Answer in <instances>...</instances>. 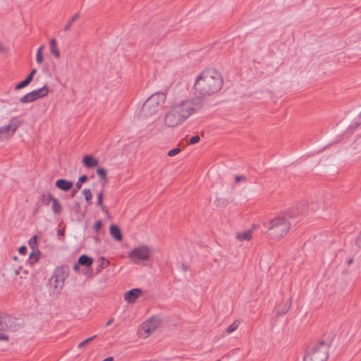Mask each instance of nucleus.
Masks as SVG:
<instances>
[{"instance_id":"1","label":"nucleus","mask_w":361,"mask_h":361,"mask_svg":"<svg viewBox=\"0 0 361 361\" xmlns=\"http://www.w3.org/2000/svg\"><path fill=\"white\" fill-rule=\"evenodd\" d=\"M203 107V100L200 97H192L176 102L171 104L164 117V126L173 128L183 124L191 115Z\"/></svg>"},{"instance_id":"2","label":"nucleus","mask_w":361,"mask_h":361,"mask_svg":"<svg viewBox=\"0 0 361 361\" xmlns=\"http://www.w3.org/2000/svg\"><path fill=\"white\" fill-rule=\"evenodd\" d=\"M224 80L221 74L214 68L203 70L196 78L193 85L195 97H204L218 92L223 87Z\"/></svg>"},{"instance_id":"3","label":"nucleus","mask_w":361,"mask_h":361,"mask_svg":"<svg viewBox=\"0 0 361 361\" xmlns=\"http://www.w3.org/2000/svg\"><path fill=\"white\" fill-rule=\"evenodd\" d=\"M166 96L163 92L151 95L143 104L140 116L145 118H151L159 111L166 101Z\"/></svg>"},{"instance_id":"4","label":"nucleus","mask_w":361,"mask_h":361,"mask_svg":"<svg viewBox=\"0 0 361 361\" xmlns=\"http://www.w3.org/2000/svg\"><path fill=\"white\" fill-rule=\"evenodd\" d=\"M290 228V223L288 218L280 215L269 222L267 234L272 239L279 240L288 233Z\"/></svg>"},{"instance_id":"5","label":"nucleus","mask_w":361,"mask_h":361,"mask_svg":"<svg viewBox=\"0 0 361 361\" xmlns=\"http://www.w3.org/2000/svg\"><path fill=\"white\" fill-rule=\"evenodd\" d=\"M329 345L320 341L314 345L310 350L304 356V361H326L329 357Z\"/></svg>"},{"instance_id":"6","label":"nucleus","mask_w":361,"mask_h":361,"mask_svg":"<svg viewBox=\"0 0 361 361\" xmlns=\"http://www.w3.org/2000/svg\"><path fill=\"white\" fill-rule=\"evenodd\" d=\"M23 123V121L18 116L11 118L8 124L0 127V142L9 140L13 137L17 129Z\"/></svg>"},{"instance_id":"7","label":"nucleus","mask_w":361,"mask_h":361,"mask_svg":"<svg viewBox=\"0 0 361 361\" xmlns=\"http://www.w3.org/2000/svg\"><path fill=\"white\" fill-rule=\"evenodd\" d=\"M21 327L20 319L0 312V331H16Z\"/></svg>"},{"instance_id":"8","label":"nucleus","mask_w":361,"mask_h":361,"mask_svg":"<svg viewBox=\"0 0 361 361\" xmlns=\"http://www.w3.org/2000/svg\"><path fill=\"white\" fill-rule=\"evenodd\" d=\"M66 277V272L63 269H57L49 280V285L54 294L59 295L64 285Z\"/></svg>"},{"instance_id":"9","label":"nucleus","mask_w":361,"mask_h":361,"mask_svg":"<svg viewBox=\"0 0 361 361\" xmlns=\"http://www.w3.org/2000/svg\"><path fill=\"white\" fill-rule=\"evenodd\" d=\"M150 255V248L146 245H142L135 247L128 252V257L133 262L140 264L141 261L148 260Z\"/></svg>"},{"instance_id":"10","label":"nucleus","mask_w":361,"mask_h":361,"mask_svg":"<svg viewBox=\"0 0 361 361\" xmlns=\"http://www.w3.org/2000/svg\"><path fill=\"white\" fill-rule=\"evenodd\" d=\"M160 324V319L158 317H152L147 321L143 322L139 331L140 336L147 338L154 332Z\"/></svg>"},{"instance_id":"11","label":"nucleus","mask_w":361,"mask_h":361,"mask_svg":"<svg viewBox=\"0 0 361 361\" xmlns=\"http://www.w3.org/2000/svg\"><path fill=\"white\" fill-rule=\"evenodd\" d=\"M29 246L32 248V252L30 254L29 260L31 264L37 262L38 260L37 255L39 253L37 247V236H32L29 240Z\"/></svg>"},{"instance_id":"12","label":"nucleus","mask_w":361,"mask_h":361,"mask_svg":"<svg viewBox=\"0 0 361 361\" xmlns=\"http://www.w3.org/2000/svg\"><path fill=\"white\" fill-rule=\"evenodd\" d=\"M142 294L140 288H134L125 293L124 298L129 303H133Z\"/></svg>"},{"instance_id":"13","label":"nucleus","mask_w":361,"mask_h":361,"mask_svg":"<svg viewBox=\"0 0 361 361\" xmlns=\"http://www.w3.org/2000/svg\"><path fill=\"white\" fill-rule=\"evenodd\" d=\"M56 187L62 191H68L73 188V182L66 179H59L56 181Z\"/></svg>"},{"instance_id":"14","label":"nucleus","mask_w":361,"mask_h":361,"mask_svg":"<svg viewBox=\"0 0 361 361\" xmlns=\"http://www.w3.org/2000/svg\"><path fill=\"white\" fill-rule=\"evenodd\" d=\"M49 90L48 87L47 85H44L38 90H32V92H30V94H31L32 99L35 102L39 98L47 96L49 94Z\"/></svg>"},{"instance_id":"15","label":"nucleus","mask_w":361,"mask_h":361,"mask_svg":"<svg viewBox=\"0 0 361 361\" xmlns=\"http://www.w3.org/2000/svg\"><path fill=\"white\" fill-rule=\"evenodd\" d=\"M109 233L111 236L116 241H121L123 235L120 228L116 225H111L109 228Z\"/></svg>"},{"instance_id":"16","label":"nucleus","mask_w":361,"mask_h":361,"mask_svg":"<svg viewBox=\"0 0 361 361\" xmlns=\"http://www.w3.org/2000/svg\"><path fill=\"white\" fill-rule=\"evenodd\" d=\"M82 163L87 168H94L98 165L99 161L90 155H86L82 159Z\"/></svg>"},{"instance_id":"17","label":"nucleus","mask_w":361,"mask_h":361,"mask_svg":"<svg viewBox=\"0 0 361 361\" xmlns=\"http://www.w3.org/2000/svg\"><path fill=\"white\" fill-rule=\"evenodd\" d=\"M291 304H292V301L290 299L286 300L282 305L281 307L279 306L276 308V315L278 316H281V315H283L284 314H286V312H288V311L290 310V307H291Z\"/></svg>"},{"instance_id":"18","label":"nucleus","mask_w":361,"mask_h":361,"mask_svg":"<svg viewBox=\"0 0 361 361\" xmlns=\"http://www.w3.org/2000/svg\"><path fill=\"white\" fill-rule=\"evenodd\" d=\"M87 180V177L86 175H82V176H80L78 180V182L76 183L75 184V188H73L72 190H71V197H73L76 193L78 192V191L82 187V184L83 183H85L86 180Z\"/></svg>"},{"instance_id":"19","label":"nucleus","mask_w":361,"mask_h":361,"mask_svg":"<svg viewBox=\"0 0 361 361\" xmlns=\"http://www.w3.org/2000/svg\"><path fill=\"white\" fill-rule=\"evenodd\" d=\"M78 264L82 266H85L87 267H90L93 264V259L91 257H89L86 255H81L78 259Z\"/></svg>"},{"instance_id":"20","label":"nucleus","mask_w":361,"mask_h":361,"mask_svg":"<svg viewBox=\"0 0 361 361\" xmlns=\"http://www.w3.org/2000/svg\"><path fill=\"white\" fill-rule=\"evenodd\" d=\"M50 52L56 58L59 59L60 57V51L57 47V42L55 38H53L50 40Z\"/></svg>"},{"instance_id":"21","label":"nucleus","mask_w":361,"mask_h":361,"mask_svg":"<svg viewBox=\"0 0 361 361\" xmlns=\"http://www.w3.org/2000/svg\"><path fill=\"white\" fill-rule=\"evenodd\" d=\"M53 199L54 197L51 196V195L49 192H43L41 195L39 201L41 202L44 205H49Z\"/></svg>"},{"instance_id":"22","label":"nucleus","mask_w":361,"mask_h":361,"mask_svg":"<svg viewBox=\"0 0 361 361\" xmlns=\"http://www.w3.org/2000/svg\"><path fill=\"white\" fill-rule=\"evenodd\" d=\"M252 235V231L247 230L242 233H237L236 238L240 240H250Z\"/></svg>"},{"instance_id":"23","label":"nucleus","mask_w":361,"mask_h":361,"mask_svg":"<svg viewBox=\"0 0 361 361\" xmlns=\"http://www.w3.org/2000/svg\"><path fill=\"white\" fill-rule=\"evenodd\" d=\"M51 202H52V205H51L52 212L55 214H60L62 211V207H61L59 201L56 198L54 197Z\"/></svg>"},{"instance_id":"24","label":"nucleus","mask_w":361,"mask_h":361,"mask_svg":"<svg viewBox=\"0 0 361 361\" xmlns=\"http://www.w3.org/2000/svg\"><path fill=\"white\" fill-rule=\"evenodd\" d=\"M98 262V268L97 269V273L100 272L102 269L106 268L110 264L109 261L104 257H100Z\"/></svg>"},{"instance_id":"25","label":"nucleus","mask_w":361,"mask_h":361,"mask_svg":"<svg viewBox=\"0 0 361 361\" xmlns=\"http://www.w3.org/2000/svg\"><path fill=\"white\" fill-rule=\"evenodd\" d=\"M80 17V14L78 13H75V15H73L71 20L66 23V25L64 26L63 27V30L65 32H68L70 30L73 23L74 22H75L76 20H78V19Z\"/></svg>"},{"instance_id":"26","label":"nucleus","mask_w":361,"mask_h":361,"mask_svg":"<svg viewBox=\"0 0 361 361\" xmlns=\"http://www.w3.org/2000/svg\"><path fill=\"white\" fill-rule=\"evenodd\" d=\"M97 204L101 207L102 212L105 214L108 213V210L103 204V192H100L97 196Z\"/></svg>"},{"instance_id":"27","label":"nucleus","mask_w":361,"mask_h":361,"mask_svg":"<svg viewBox=\"0 0 361 361\" xmlns=\"http://www.w3.org/2000/svg\"><path fill=\"white\" fill-rule=\"evenodd\" d=\"M44 48V45H42L39 47L37 51L36 54V61L37 63L41 64L43 61V56H42V51Z\"/></svg>"},{"instance_id":"28","label":"nucleus","mask_w":361,"mask_h":361,"mask_svg":"<svg viewBox=\"0 0 361 361\" xmlns=\"http://www.w3.org/2000/svg\"><path fill=\"white\" fill-rule=\"evenodd\" d=\"M97 174L102 180H104V182H107L106 171L104 169L98 168L97 169Z\"/></svg>"},{"instance_id":"29","label":"nucleus","mask_w":361,"mask_h":361,"mask_svg":"<svg viewBox=\"0 0 361 361\" xmlns=\"http://www.w3.org/2000/svg\"><path fill=\"white\" fill-rule=\"evenodd\" d=\"M239 324L240 322L238 320H235L232 324L227 327V329H226V332L228 334H231L238 328Z\"/></svg>"},{"instance_id":"30","label":"nucleus","mask_w":361,"mask_h":361,"mask_svg":"<svg viewBox=\"0 0 361 361\" xmlns=\"http://www.w3.org/2000/svg\"><path fill=\"white\" fill-rule=\"evenodd\" d=\"M20 102L21 103L25 104V103L32 102H34V100L32 99V97L30 92H29V93L26 94L25 95H24L23 97H22L20 99Z\"/></svg>"},{"instance_id":"31","label":"nucleus","mask_w":361,"mask_h":361,"mask_svg":"<svg viewBox=\"0 0 361 361\" xmlns=\"http://www.w3.org/2000/svg\"><path fill=\"white\" fill-rule=\"evenodd\" d=\"M82 194L85 196V200L87 202L91 203V200L92 198L91 190L88 188L84 189L82 190Z\"/></svg>"},{"instance_id":"32","label":"nucleus","mask_w":361,"mask_h":361,"mask_svg":"<svg viewBox=\"0 0 361 361\" xmlns=\"http://www.w3.org/2000/svg\"><path fill=\"white\" fill-rule=\"evenodd\" d=\"M97 337V336H93L92 337H89L87 338V339L84 340L83 341H82L81 343H80L78 344V348H82L83 347H85L87 343H89L90 341H92L94 338H95Z\"/></svg>"},{"instance_id":"33","label":"nucleus","mask_w":361,"mask_h":361,"mask_svg":"<svg viewBox=\"0 0 361 361\" xmlns=\"http://www.w3.org/2000/svg\"><path fill=\"white\" fill-rule=\"evenodd\" d=\"M180 151H181V149L178 147L173 148L168 152L167 155L169 157H173V156L178 154Z\"/></svg>"},{"instance_id":"34","label":"nucleus","mask_w":361,"mask_h":361,"mask_svg":"<svg viewBox=\"0 0 361 361\" xmlns=\"http://www.w3.org/2000/svg\"><path fill=\"white\" fill-rule=\"evenodd\" d=\"M102 227V222L101 220H98L95 222V224L93 226V229L95 231V232H99V230Z\"/></svg>"},{"instance_id":"35","label":"nucleus","mask_w":361,"mask_h":361,"mask_svg":"<svg viewBox=\"0 0 361 361\" xmlns=\"http://www.w3.org/2000/svg\"><path fill=\"white\" fill-rule=\"evenodd\" d=\"M200 140V137L199 135H195V136H192L188 141V145H194L197 142H198Z\"/></svg>"},{"instance_id":"36","label":"nucleus","mask_w":361,"mask_h":361,"mask_svg":"<svg viewBox=\"0 0 361 361\" xmlns=\"http://www.w3.org/2000/svg\"><path fill=\"white\" fill-rule=\"evenodd\" d=\"M74 210L76 213L80 214L81 217L83 218L84 215L82 214H81V209H80V206L79 203L75 202Z\"/></svg>"},{"instance_id":"37","label":"nucleus","mask_w":361,"mask_h":361,"mask_svg":"<svg viewBox=\"0 0 361 361\" xmlns=\"http://www.w3.org/2000/svg\"><path fill=\"white\" fill-rule=\"evenodd\" d=\"M27 86V84L25 82L24 80L20 82V83L17 84L15 87V90H18L22 88H24L25 87Z\"/></svg>"},{"instance_id":"38","label":"nucleus","mask_w":361,"mask_h":361,"mask_svg":"<svg viewBox=\"0 0 361 361\" xmlns=\"http://www.w3.org/2000/svg\"><path fill=\"white\" fill-rule=\"evenodd\" d=\"M245 180H246V177L245 176L237 175V176H235V181L236 183H239L240 181Z\"/></svg>"},{"instance_id":"39","label":"nucleus","mask_w":361,"mask_h":361,"mask_svg":"<svg viewBox=\"0 0 361 361\" xmlns=\"http://www.w3.org/2000/svg\"><path fill=\"white\" fill-rule=\"evenodd\" d=\"M18 252L20 255H25L27 252V247L25 246H21L18 249Z\"/></svg>"},{"instance_id":"40","label":"nucleus","mask_w":361,"mask_h":361,"mask_svg":"<svg viewBox=\"0 0 361 361\" xmlns=\"http://www.w3.org/2000/svg\"><path fill=\"white\" fill-rule=\"evenodd\" d=\"M8 340V336L3 333H0V341H5Z\"/></svg>"},{"instance_id":"41","label":"nucleus","mask_w":361,"mask_h":361,"mask_svg":"<svg viewBox=\"0 0 361 361\" xmlns=\"http://www.w3.org/2000/svg\"><path fill=\"white\" fill-rule=\"evenodd\" d=\"M356 245L359 247H361V232L360 233L359 235L357 236V240H356Z\"/></svg>"},{"instance_id":"42","label":"nucleus","mask_w":361,"mask_h":361,"mask_svg":"<svg viewBox=\"0 0 361 361\" xmlns=\"http://www.w3.org/2000/svg\"><path fill=\"white\" fill-rule=\"evenodd\" d=\"M4 52H6V48L0 44V54Z\"/></svg>"},{"instance_id":"43","label":"nucleus","mask_w":361,"mask_h":361,"mask_svg":"<svg viewBox=\"0 0 361 361\" xmlns=\"http://www.w3.org/2000/svg\"><path fill=\"white\" fill-rule=\"evenodd\" d=\"M57 235H58L59 236H62V235H64V231L61 230V229L58 230V231H57Z\"/></svg>"},{"instance_id":"44","label":"nucleus","mask_w":361,"mask_h":361,"mask_svg":"<svg viewBox=\"0 0 361 361\" xmlns=\"http://www.w3.org/2000/svg\"><path fill=\"white\" fill-rule=\"evenodd\" d=\"M80 264H78V263H76V264H74V266H73V269H74L75 271H78V270H79V266H80Z\"/></svg>"},{"instance_id":"45","label":"nucleus","mask_w":361,"mask_h":361,"mask_svg":"<svg viewBox=\"0 0 361 361\" xmlns=\"http://www.w3.org/2000/svg\"><path fill=\"white\" fill-rule=\"evenodd\" d=\"M22 269L21 267H20L18 269H16L14 271V274L16 276L20 274V270Z\"/></svg>"},{"instance_id":"46","label":"nucleus","mask_w":361,"mask_h":361,"mask_svg":"<svg viewBox=\"0 0 361 361\" xmlns=\"http://www.w3.org/2000/svg\"><path fill=\"white\" fill-rule=\"evenodd\" d=\"M37 72V70L35 68L32 69L30 73V75H31L32 77H34L35 74Z\"/></svg>"},{"instance_id":"47","label":"nucleus","mask_w":361,"mask_h":361,"mask_svg":"<svg viewBox=\"0 0 361 361\" xmlns=\"http://www.w3.org/2000/svg\"><path fill=\"white\" fill-rule=\"evenodd\" d=\"M113 360H114L113 357H108L104 359L102 361H113Z\"/></svg>"},{"instance_id":"48","label":"nucleus","mask_w":361,"mask_h":361,"mask_svg":"<svg viewBox=\"0 0 361 361\" xmlns=\"http://www.w3.org/2000/svg\"><path fill=\"white\" fill-rule=\"evenodd\" d=\"M113 322H114V319H113V318H111V319H110L107 322V323H106V326H109V325H111Z\"/></svg>"},{"instance_id":"49","label":"nucleus","mask_w":361,"mask_h":361,"mask_svg":"<svg viewBox=\"0 0 361 361\" xmlns=\"http://www.w3.org/2000/svg\"><path fill=\"white\" fill-rule=\"evenodd\" d=\"M27 79H28L29 80L32 81V79H33V77L31 75H28L26 78Z\"/></svg>"},{"instance_id":"50","label":"nucleus","mask_w":361,"mask_h":361,"mask_svg":"<svg viewBox=\"0 0 361 361\" xmlns=\"http://www.w3.org/2000/svg\"><path fill=\"white\" fill-rule=\"evenodd\" d=\"M24 81H25V82L27 84V85H28L31 82V81H30V80H28V79H27V78H25V79L24 80Z\"/></svg>"},{"instance_id":"51","label":"nucleus","mask_w":361,"mask_h":361,"mask_svg":"<svg viewBox=\"0 0 361 361\" xmlns=\"http://www.w3.org/2000/svg\"><path fill=\"white\" fill-rule=\"evenodd\" d=\"M353 262V259H350L348 261V264H351Z\"/></svg>"},{"instance_id":"52","label":"nucleus","mask_w":361,"mask_h":361,"mask_svg":"<svg viewBox=\"0 0 361 361\" xmlns=\"http://www.w3.org/2000/svg\"><path fill=\"white\" fill-rule=\"evenodd\" d=\"M88 273H89V274L87 276H90L91 274L92 271H89Z\"/></svg>"}]
</instances>
